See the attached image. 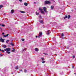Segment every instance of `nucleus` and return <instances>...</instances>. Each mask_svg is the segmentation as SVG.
Masks as SVG:
<instances>
[{
    "label": "nucleus",
    "instance_id": "obj_30",
    "mask_svg": "<svg viewBox=\"0 0 76 76\" xmlns=\"http://www.w3.org/2000/svg\"><path fill=\"white\" fill-rule=\"evenodd\" d=\"M75 56H72V58H75Z\"/></svg>",
    "mask_w": 76,
    "mask_h": 76
},
{
    "label": "nucleus",
    "instance_id": "obj_42",
    "mask_svg": "<svg viewBox=\"0 0 76 76\" xmlns=\"http://www.w3.org/2000/svg\"><path fill=\"white\" fill-rule=\"evenodd\" d=\"M36 38H38V36H36Z\"/></svg>",
    "mask_w": 76,
    "mask_h": 76
},
{
    "label": "nucleus",
    "instance_id": "obj_41",
    "mask_svg": "<svg viewBox=\"0 0 76 76\" xmlns=\"http://www.w3.org/2000/svg\"><path fill=\"white\" fill-rule=\"evenodd\" d=\"M19 0L20 1V2L22 1V0Z\"/></svg>",
    "mask_w": 76,
    "mask_h": 76
},
{
    "label": "nucleus",
    "instance_id": "obj_16",
    "mask_svg": "<svg viewBox=\"0 0 76 76\" xmlns=\"http://www.w3.org/2000/svg\"><path fill=\"white\" fill-rule=\"evenodd\" d=\"M47 32L48 33H47V35H49L50 34V32H49V31H48Z\"/></svg>",
    "mask_w": 76,
    "mask_h": 76
},
{
    "label": "nucleus",
    "instance_id": "obj_49",
    "mask_svg": "<svg viewBox=\"0 0 76 76\" xmlns=\"http://www.w3.org/2000/svg\"><path fill=\"white\" fill-rule=\"evenodd\" d=\"M13 50H15V49H13Z\"/></svg>",
    "mask_w": 76,
    "mask_h": 76
},
{
    "label": "nucleus",
    "instance_id": "obj_36",
    "mask_svg": "<svg viewBox=\"0 0 76 76\" xmlns=\"http://www.w3.org/2000/svg\"><path fill=\"white\" fill-rule=\"evenodd\" d=\"M22 70L21 69V70H20V72H22Z\"/></svg>",
    "mask_w": 76,
    "mask_h": 76
},
{
    "label": "nucleus",
    "instance_id": "obj_27",
    "mask_svg": "<svg viewBox=\"0 0 76 76\" xmlns=\"http://www.w3.org/2000/svg\"><path fill=\"white\" fill-rule=\"evenodd\" d=\"M41 60H42V61H44V58H41Z\"/></svg>",
    "mask_w": 76,
    "mask_h": 76
},
{
    "label": "nucleus",
    "instance_id": "obj_24",
    "mask_svg": "<svg viewBox=\"0 0 76 76\" xmlns=\"http://www.w3.org/2000/svg\"><path fill=\"white\" fill-rule=\"evenodd\" d=\"M11 45H12V46H14V44L12 43L10 44Z\"/></svg>",
    "mask_w": 76,
    "mask_h": 76
},
{
    "label": "nucleus",
    "instance_id": "obj_37",
    "mask_svg": "<svg viewBox=\"0 0 76 76\" xmlns=\"http://www.w3.org/2000/svg\"><path fill=\"white\" fill-rule=\"evenodd\" d=\"M2 35H4V33H2Z\"/></svg>",
    "mask_w": 76,
    "mask_h": 76
},
{
    "label": "nucleus",
    "instance_id": "obj_52",
    "mask_svg": "<svg viewBox=\"0 0 76 76\" xmlns=\"http://www.w3.org/2000/svg\"><path fill=\"white\" fill-rule=\"evenodd\" d=\"M75 10H76V9H75Z\"/></svg>",
    "mask_w": 76,
    "mask_h": 76
},
{
    "label": "nucleus",
    "instance_id": "obj_14",
    "mask_svg": "<svg viewBox=\"0 0 76 76\" xmlns=\"http://www.w3.org/2000/svg\"><path fill=\"white\" fill-rule=\"evenodd\" d=\"M39 22H40V23H43V20H40L39 21Z\"/></svg>",
    "mask_w": 76,
    "mask_h": 76
},
{
    "label": "nucleus",
    "instance_id": "obj_12",
    "mask_svg": "<svg viewBox=\"0 0 76 76\" xmlns=\"http://www.w3.org/2000/svg\"><path fill=\"white\" fill-rule=\"evenodd\" d=\"M20 12H21V13H25V11H20Z\"/></svg>",
    "mask_w": 76,
    "mask_h": 76
},
{
    "label": "nucleus",
    "instance_id": "obj_6",
    "mask_svg": "<svg viewBox=\"0 0 76 76\" xmlns=\"http://www.w3.org/2000/svg\"><path fill=\"white\" fill-rule=\"evenodd\" d=\"M8 35H9V34H7V35H4L3 37H8Z\"/></svg>",
    "mask_w": 76,
    "mask_h": 76
},
{
    "label": "nucleus",
    "instance_id": "obj_39",
    "mask_svg": "<svg viewBox=\"0 0 76 76\" xmlns=\"http://www.w3.org/2000/svg\"><path fill=\"white\" fill-rule=\"evenodd\" d=\"M0 29H1V30H2V29L1 28V27H0Z\"/></svg>",
    "mask_w": 76,
    "mask_h": 76
},
{
    "label": "nucleus",
    "instance_id": "obj_11",
    "mask_svg": "<svg viewBox=\"0 0 76 76\" xmlns=\"http://www.w3.org/2000/svg\"><path fill=\"white\" fill-rule=\"evenodd\" d=\"M35 51H38L39 50H38V49L37 48H35Z\"/></svg>",
    "mask_w": 76,
    "mask_h": 76
},
{
    "label": "nucleus",
    "instance_id": "obj_23",
    "mask_svg": "<svg viewBox=\"0 0 76 76\" xmlns=\"http://www.w3.org/2000/svg\"><path fill=\"white\" fill-rule=\"evenodd\" d=\"M70 18V15H68V19H69Z\"/></svg>",
    "mask_w": 76,
    "mask_h": 76
},
{
    "label": "nucleus",
    "instance_id": "obj_21",
    "mask_svg": "<svg viewBox=\"0 0 76 76\" xmlns=\"http://www.w3.org/2000/svg\"><path fill=\"white\" fill-rule=\"evenodd\" d=\"M64 36V34H63V33H62L61 35V37H63Z\"/></svg>",
    "mask_w": 76,
    "mask_h": 76
},
{
    "label": "nucleus",
    "instance_id": "obj_9",
    "mask_svg": "<svg viewBox=\"0 0 76 76\" xmlns=\"http://www.w3.org/2000/svg\"><path fill=\"white\" fill-rule=\"evenodd\" d=\"M50 8L52 10H53V9H54V6H51Z\"/></svg>",
    "mask_w": 76,
    "mask_h": 76
},
{
    "label": "nucleus",
    "instance_id": "obj_40",
    "mask_svg": "<svg viewBox=\"0 0 76 76\" xmlns=\"http://www.w3.org/2000/svg\"><path fill=\"white\" fill-rule=\"evenodd\" d=\"M0 56H3V55L1 54V55Z\"/></svg>",
    "mask_w": 76,
    "mask_h": 76
},
{
    "label": "nucleus",
    "instance_id": "obj_44",
    "mask_svg": "<svg viewBox=\"0 0 76 76\" xmlns=\"http://www.w3.org/2000/svg\"><path fill=\"white\" fill-rule=\"evenodd\" d=\"M76 74V73H74V74H75H75Z\"/></svg>",
    "mask_w": 76,
    "mask_h": 76
},
{
    "label": "nucleus",
    "instance_id": "obj_3",
    "mask_svg": "<svg viewBox=\"0 0 76 76\" xmlns=\"http://www.w3.org/2000/svg\"><path fill=\"white\" fill-rule=\"evenodd\" d=\"M42 32H39V34L38 37L39 38V37L42 36Z\"/></svg>",
    "mask_w": 76,
    "mask_h": 76
},
{
    "label": "nucleus",
    "instance_id": "obj_34",
    "mask_svg": "<svg viewBox=\"0 0 76 76\" xmlns=\"http://www.w3.org/2000/svg\"><path fill=\"white\" fill-rule=\"evenodd\" d=\"M15 50H12V52H15Z\"/></svg>",
    "mask_w": 76,
    "mask_h": 76
},
{
    "label": "nucleus",
    "instance_id": "obj_28",
    "mask_svg": "<svg viewBox=\"0 0 76 76\" xmlns=\"http://www.w3.org/2000/svg\"><path fill=\"white\" fill-rule=\"evenodd\" d=\"M45 61H42V63H45Z\"/></svg>",
    "mask_w": 76,
    "mask_h": 76
},
{
    "label": "nucleus",
    "instance_id": "obj_4",
    "mask_svg": "<svg viewBox=\"0 0 76 76\" xmlns=\"http://www.w3.org/2000/svg\"><path fill=\"white\" fill-rule=\"evenodd\" d=\"M0 42H4V39H2L1 38L0 39Z\"/></svg>",
    "mask_w": 76,
    "mask_h": 76
},
{
    "label": "nucleus",
    "instance_id": "obj_35",
    "mask_svg": "<svg viewBox=\"0 0 76 76\" xmlns=\"http://www.w3.org/2000/svg\"><path fill=\"white\" fill-rule=\"evenodd\" d=\"M72 69H73L74 68V66L72 65Z\"/></svg>",
    "mask_w": 76,
    "mask_h": 76
},
{
    "label": "nucleus",
    "instance_id": "obj_50",
    "mask_svg": "<svg viewBox=\"0 0 76 76\" xmlns=\"http://www.w3.org/2000/svg\"><path fill=\"white\" fill-rule=\"evenodd\" d=\"M1 55V54L0 53V56Z\"/></svg>",
    "mask_w": 76,
    "mask_h": 76
},
{
    "label": "nucleus",
    "instance_id": "obj_26",
    "mask_svg": "<svg viewBox=\"0 0 76 76\" xmlns=\"http://www.w3.org/2000/svg\"><path fill=\"white\" fill-rule=\"evenodd\" d=\"M21 40L22 41H25V39H21Z\"/></svg>",
    "mask_w": 76,
    "mask_h": 76
},
{
    "label": "nucleus",
    "instance_id": "obj_1",
    "mask_svg": "<svg viewBox=\"0 0 76 76\" xmlns=\"http://www.w3.org/2000/svg\"><path fill=\"white\" fill-rule=\"evenodd\" d=\"M4 51H7L6 53H7V54L10 53V52H9L10 51V48H6V49H4Z\"/></svg>",
    "mask_w": 76,
    "mask_h": 76
},
{
    "label": "nucleus",
    "instance_id": "obj_22",
    "mask_svg": "<svg viewBox=\"0 0 76 76\" xmlns=\"http://www.w3.org/2000/svg\"><path fill=\"white\" fill-rule=\"evenodd\" d=\"M39 12L38 13V12H36V15H39Z\"/></svg>",
    "mask_w": 76,
    "mask_h": 76
},
{
    "label": "nucleus",
    "instance_id": "obj_18",
    "mask_svg": "<svg viewBox=\"0 0 76 76\" xmlns=\"http://www.w3.org/2000/svg\"><path fill=\"white\" fill-rule=\"evenodd\" d=\"M64 19H66V18H67V16L66 15L65 17L64 18Z\"/></svg>",
    "mask_w": 76,
    "mask_h": 76
},
{
    "label": "nucleus",
    "instance_id": "obj_46",
    "mask_svg": "<svg viewBox=\"0 0 76 76\" xmlns=\"http://www.w3.org/2000/svg\"><path fill=\"white\" fill-rule=\"evenodd\" d=\"M4 15H6V14H5V13H4Z\"/></svg>",
    "mask_w": 76,
    "mask_h": 76
},
{
    "label": "nucleus",
    "instance_id": "obj_13",
    "mask_svg": "<svg viewBox=\"0 0 76 76\" xmlns=\"http://www.w3.org/2000/svg\"><path fill=\"white\" fill-rule=\"evenodd\" d=\"M11 13H14V10H11Z\"/></svg>",
    "mask_w": 76,
    "mask_h": 76
},
{
    "label": "nucleus",
    "instance_id": "obj_48",
    "mask_svg": "<svg viewBox=\"0 0 76 76\" xmlns=\"http://www.w3.org/2000/svg\"><path fill=\"white\" fill-rule=\"evenodd\" d=\"M0 25H1V24H0Z\"/></svg>",
    "mask_w": 76,
    "mask_h": 76
},
{
    "label": "nucleus",
    "instance_id": "obj_51",
    "mask_svg": "<svg viewBox=\"0 0 76 76\" xmlns=\"http://www.w3.org/2000/svg\"><path fill=\"white\" fill-rule=\"evenodd\" d=\"M52 0V1H53V0Z\"/></svg>",
    "mask_w": 76,
    "mask_h": 76
},
{
    "label": "nucleus",
    "instance_id": "obj_31",
    "mask_svg": "<svg viewBox=\"0 0 76 76\" xmlns=\"http://www.w3.org/2000/svg\"><path fill=\"white\" fill-rule=\"evenodd\" d=\"M39 10H42V9H41L40 8H39Z\"/></svg>",
    "mask_w": 76,
    "mask_h": 76
},
{
    "label": "nucleus",
    "instance_id": "obj_10",
    "mask_svg": "<svg viewBox=\"0 0 76 76\" xmlns=\"http://www.w3.org/2000/svg\"><path fill=\"white\" fill-rule=\"evenodd\" d=\"M40 12L41 13H42V14H45L44 12L42 11V10H40Z\"/></svg>",
    "mask_w": 76,
    "mask_h": 76
},
{
    "label": "nucleus",
    "instance_id": "obj_45",
    "mask_svg": "<svg viewBox=\"0 0 76 76\" xmlns=\"http://www.w3.org/2000/svg\"><path fill=\"white\" fill-rule=\"evenodd\" d=\"M72 11H73V10H72Z\"/></svg>",
    "mask_w": 76,
    "mask_h": 76
},
{
    "label": "nucleus",
    "instance_id": "obj_32",
    "mask_svg": "<svg viewBox=\"0 0 76 76\" xmlns=\"http://www.w3.org/2000/svg\"><path fill=\"white\" fill-rule=\"evenodd\" d=\"M25 50H26V48H25L24 49H23V51H22L23 52V51H25Z\"/></svg>",
    "mask_w": 76,
    "mask_h": 76
},
{
    "label": "nucleus",
    "instance_id": "obj_25",
    "mask_svg": "<svg viewBox=\"0 0 76 76\" xmlns=\"http://www.w3.org/2000/svg\"><path fill=\"white\" fill-rule=\"evenodd\" d=\"M1 26H2L3 27H4V26H5V25H3V24H2L1 25Z\"/></svg>",
    "mask_w": 76,
    "mask_h": 76
},
{
    "label": "nucleus",
    "instance_id": "obj_17",
    "mask_svg": "<svg viewBox=\"0 0 76 76\" xmlns=\"http://www.w3.org/2000/svg\"><path fill=\"white\" fill-rule=\"evenodd\" d=\"M15 69H18V66H17L15 67Z\"/></svg>",
    "mask_w": 76,
    "mask_h": 76
},
{
    "label": "nucleus",
    "instance_id": "obj_7",
    "mask_svg": "<svg viewBox=\"0 0 76 76\" xmlns=\"http://www.w3.org/2000/svg\"><path fill=\"white\" fill-rule=\"evenodd\" d=\"M3 45V48H6L7 47V46H6L5 45Z\"/></svg>",
    "mask_w": 76,
    "mask_h": 76
},
{
    "label": "nucleus",
    "instance_id": "obj_19",
    "mask_svg": "<svg viewBox=\"0 0 76 76\" xmlns=\"http://www.w3.org/2000/svg\"><path fill=\"white\" fill-rule=\"evenodd\" d=\"M24 73H26V72H27V70H26V69H24Z\"/></svg>",
    "mask_w": 76,
    "mask_h": 76
},
{
    "label": "nucleus",
    "instance_id": "obj_2",
    "mask_svg": "<svg viewBox=\"0 0 76 76\" xmlns=\"http://www.w3.org/2000/svg\"><path fill=\"white\" fill-rule=\"evenodd\" d=\"M44 3L45 4H48L50 3V2L48 1H45Z\"/></svg>",
    "mask_w": 76,
    "mask_h": 76
},
{
    "label": "nucleus",
    "instance_id": "obj_38",
    "mask_svg": "<svg viewBox=\"0 0 76 76\" xmlns=\"http://www.w3.org/2000/svg\"><path fill=\"white\" fill-rule=\"evenodd\" d=\"M40 18H42V17L41 16H40Z\"/></svg>",
    "mask_w": 76,
    "mask_h": 76
},
{
    "label": "nucleus",
    "instance_id": "obj_29",
    "mask_svg": "<svg viewBox=\"0 0 76 76\" xmlns=\"http://www.w3.org/2000/svg\"><path fill=\"white\" fill-rule=\"evenodd\" d=\"M1 51H2V52H3V53H4V50H1Z\"/></svg>",
    "mask_w": 76,
    "mask_h": 76
},
{
    "label": "nucleus",
    "instance_id": "obj_8",
    "mask_svg": "<svg viewBox=\"0 0 76 76\" xmlns=\"http://www.w3.org/2000/svg\"><path fill=\"white\" fill-rule=\"evenodd\" d=\"M28 4L27 3H26V2L24 3V5L26 6H28Z\"/></svg>",
    "mask_w": 76,
    "mask_h": 76
},
{
    "label": "nucleus",
    "instance_id": "obj_33",
    "mask_svg": "<svg viewBox=\"0 0 76 76\" xmlns=\"http://www.w3.org/2000/svg\"><path fill=\"white\" fill-rule=\"evenodd\" d=\"M43 54H45V55L46 54L47 55H48V54L47 53H44Z\"/></svg>",
    "mask_w": 76,
    "mask_h": 76
},
{
    "label": "nucleus",
    "instance_id": "obj_20",
    "mask_svg": "<svg viewBox=\"0 0 76 76\" xmlns=\"http://www.w3.org/2000/svg\"><path fill=\"white\" fill-rule=\"evenodd\" d=\"M8 42H9V40H7L6 41V42L7 43V44H8Z\"/></svg>",
    "mask_w": 76,
    "mask_h": 76
},
{
    "label": "nucleus",
    "instance_id": "obj_47",
    "mask_svg": "<svg viewBox=\"0 0 76 76\" xmlns=\"http://www.w3.org/2000/svg\"><path fill=\"white\" fill-rule=\"evenodd\" d=\"M11 42L12 43V42H12V41H11Z\"/></svg>",
    "mask_w": 76,
    "mask_h": 76
},
{
    "label": "nucleus",
    "instance_id": "obj_15",
    "mask_svg": "<svg viewBox=\"0 0 76 76\" xmlns=\"http://www.w3.org/2000/svg\"><path fill=\"white\" fill-rule=\"evenodd\" d=\"M3 7V5H0V9H1V8H2Z\"/></svg>",
    "mask_w": 76,
    "mask_h": 76
},
{
    "label": "nucleus",
    "instance_id": "obj_43",
    "mask_svg": "<svg viewBox=\"0 0 76 76\" xmlns=\"http://www.w3.org/2000/svg\"><path fill=\"white\" fill-rule=\"evenodd\" d=\"M1 51V49L0 48V51Z\"/></svg>",
    "mask_w": 76,
    "mask_h": 76
},
{
    "label": "nucleus",
    "instance_id": "obj_5",
    "mask_svg": "<svg viewBox=\"0 0 76 76\" xmlns=\"http://www.w3.org/2000/svg\"><path fill=\"white\" fill-rule=\"evenodd\" d=\"M43 9L44 10V12H47V8L45 7H43Z\"/></svg>",
    "mask_w": 76,
    "mask_h": 76
}]
</instances>
